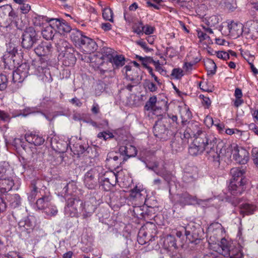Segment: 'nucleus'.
<instances>
[{
  "mask_svg": "<svg viewBox=\"0 0 258 258\" xmlns=\"http://www.w3.org/2000/svg\"><path fill=\"white\" fill-rule=\"evenodd\" d=\"M112 64L114 69H118L125 64V58L122 55H114L109 60Z\"/></svg>",
  "mask_w": 258,
  "mask_h": 258,
  "instance_id": "nucleus-27",
  "label": "nucleus"
},
{
  "mask_svg": "<svg viewBox=\"0 0 258 258\" xmlns=\"http://www.w3.org/2000/svg\"><path fill=\"white\" fill-rule=\"evenodd\" d=\"M182 73V70L180 69H174L172 71L171 75L176 79H179L183 75Z\"/></svg>",
  "mask_w": 258,
  "mask_h": 258,
  "instance_id": "nucleus-55",
  "label": "nucleus"
},
{
  "mask_svg": "<svg viewBox=\"0 0 258 258\" xmlns=\"http://www.w3.org/2000/svg\"><path fill=\"white\" fill-rule=\"evenodd\" d=\"M217 56L219 58H222L224 60L230 58L229 53L223 51H218L217 54Z\"/></svg>",
  "mask_w": 258,
  "mask_h": 258,
  "instance_id": "nucleus-59",
  "label": "nucleus"
},
{
  "mask_svg": "<svg viewBox=\"0 0 258 258\" xmlns=\"http://www.w3.org/2000/svg\"><path fill=\"white\" fill-rule=\"evenodd\" d=\"M101 53L102 56L101 58L105 59L106 58L108 61L113 57L115 54V51L114 50L109 47H103L101 49Z\"/></svg>",
  "mask_w": 258,
  "mask_h": 258,
  "instance_id": "nucleus-42",
  "label": "nucleus"
},
{
  "mask_svg": "<svg viewBox=\"0 0 258 258\" xmlns=\"http://www.w3.org/2000/svg\"><path fill=\"white\" fill-rule=\"evenodd\" d=\"M98 182L100 187L105 191H109L116 185L117 182V175L112 171H103L99 174Z\"/></svg>",
  "mask_w": 258,
  "mask_h": 258,
  "instance_id": "nucleus-4",
  "label": "nucleus"
},
{
  "mask_svg": "<svg viewBox=\"0 0 258 258\" xmlns=\"http://www.w3.org/2000/svg\"><path fill=\"white\" fill-rule=\"evenodd\" d=\"M20 9L23 14H27L30 10V6L28 4L23 3L21 5Z\"/></svg>",
  "mask_w": 258,
  "mask_h": 258,
  "instance_id": "nucleus-63",
  "label": "nucleus"
},
{
  "mask_svg": "<svg viewBox=\"0 0 258 258\" xmlns=\"http://www.w3.org/2000/svg\"><path fill=\"white\" fill-rule=\"evenodd\" d=\"M8 79L6 75H0V91L5 90L7 87Z\"/></svg>",
  "mask_w": 258,
  "mask_h": 258,
  "instance_id": "nucleus-51",
  "label": "nucleus"
},
{
  "mask_svg": "<svg viewBox=\"0 0 258 258\" xmlns=\"http://www.w3.org/2000/svg\"><path fill=\"white\" fill-rule=\"evenodd\" d=\"M180 113L182 125H186L188 122H190L189 120L192 117V114L189 108L184 107L180 110Z\"/></svg>",
  "mask_w": 258,
  "mask_h": 258,
  "instance_id": "nucleus-32",
  "label": "nucleus"
},
{
  "mask_svg": "<svg viewBox=\"0 0 258 258\" xmlns=\"http://www.w3.org/2000/svg\"><path fill=\"white\" fill-rule=\"evenodd\" d=\"M171 147L173 151L180 152L183 149V144L181 138H175L171 143Z\"/></svg>",
  "mask_w": 258,
  "mask_h": 258,
  "instance_id": "nucleus-36",
  "label": "nucleus"
},
{
  "mask_svg": "<svg viewBox=\"0 0 258 258\" xmlns=\"http://www.w3.org/2000/svg\"><path fill=\"white\" fill-rule=\"evenodd\" d=\"M164 244L167 248H171L173 247L175 249L177 248L176 239L175 237L172 235L167 236L164 240Z\"/></svg>",
  "mask_w": 258,
  "mask_h": 258,
  "instance_id": "nucleus-40",
  "label": "nucleus"
},
{
  "mask_svg": "<svg viewBox=\"0 0 258 258\" xmlns=\"http://www.w3.org/2000/svg\"><path fill=\"white\" fill-rule=\"evenodd\" d=\"M143 27L144 28L143 33H145L146 35H150L153 33L154 31V27L148 25H146L145 26L143 25Z\"/></svg>",
  "mask_w": 258,
  "mask_h": 258,
  "instance_id": "nucleus-61",
  "label": "nucleus"
},
{
  "mask_svg": "<svg viewBox=\"0 0 258 258\" xmlns=\"http://www.w3.org/2000/svg\"><path fill=\"white\" fill-rule=\"evenodd\" d=\"M136 57L141 61L142 65L147 70H148V68H151L148 64L153 61L152 57L149 56L142 57L138 55H136Z\"/></svg>",
  "mask_w": 258,
  "mask_h": 258,
  "instance_id": "nucleus-48",
  "label": "nucleus"
},
{
  "mask_svg": "<svg viewBox=\"0 0 258 258\" xmlns=\"http://www.w3.org/2000/svg\"><path fill=\"white\" fill-rule=\"evenodd\" d=\"M69 48H73L68 42L64 39H60L57 43V48L60 54L65 52Z\"/></svg>",
  "mask_w": 258,
  "mask_h": 258,
  "instance_id": "nucleus-39",
  "label": "nucleus"
},
{
  "mask_svg": "<svg viewBox=\"0 0 258 258\" xmlns=\"http://www.w3.org/2000/svg\"><path fill=\"white\" fill-rule=\"evenodd\" d=\"M136 43L143 48L146 52H150L153 50V49L147 47L146 42L142 40L137 41Z\"/></svg>",
  "mask_w": 258,
  "mask_h": 258,
  "instance_id": "nucleus-60",
  "label": "nucleus"
},
{
  "mask_svg": "<svg viewBox=\"0 0 258 258\" xmlns=\"http://www.w3.org/2000/svg\"><path fill=\"white\" fill-rule=\"evenodd\" d=\"M243 253L242 251L241 247L238 245V246H234L231 249V251L229 253V255H228L227 258H243Z\"/></svg>",
  "mask_w": 258,
  "mask_h": 258,
  "instance_id": "nucleus-37",
  "label": "nucleus"
},
{
  "mask_svg": "<svg viewBox=\"0 0 258 258\" xmlns=\"http://www.w3.org/2000/svg\"><path fill=\"white\" fill-rule=\"evenodd\" d=\"M244 173L243 170L238 168H233L230 170V174L232 176L231 180H242L246 181V179L243 177Z\"/></svg>",
  "mask_w": 258,
  "mask_h": 258,
  "instance_id": "nucleus-33",
  "label": "nucleus"
},
{
  "mask_svg": "<svg viewBox=\"0 0 258 258\" xmlns=\"http://www.w3.org/2000/svg\"><path fill=\"white\" fill-rule=\"evenodd\" d=\"M103 170L102 167L98 166L91 168L86 173L84 181L88 188L93 189L95 188L98 181L99 174Z\"/></svg>",
  "mask_w": 258,
  "mask_h": 258,
  "instance_id": "nucleus-7",
  "label": "nucleus"
},
{
  "mask_svg": "<svg viewBox=\"0 0 258 258\" xmlns=\"http://www.w3.org/2000/svg\"><path fill=\"white\" fill-rule=\"evenodd\" d=\"M246 181L231 180L228 186V190L230 193L234 197L240 196L245 189Z\"/></svg>",
  "mask_w": 258,
  "mask_h": 258,
  "instance_id": "nucleus-10",
  "label": "nucleus"
},
{
  "mask_svg": "<svg viewBox=\"0 0 258 258\" xmlns=\"http://www.w3.org/2000/svg\"><path fill=\"white\" fill-rule=\"evenodd\" d=\"M167 120L163 119L157 121L153 127L154 136L160 140H166L171 135V131L166 126Z\"/></svg>",
  "mask_w": 258,
  "mask_h": 258,
  "instance_id": "nucleus-8",
  "label": "nucleus"
},
{
  "mask_svg": "<svg viewBox=\"0 0 258 258\" xmlns=\"http://www.w3.org/2000/svg\"><path fill=\"white\" fill-rule=\"evenodd\" d=\"M82 205L83 201L75 196L68 198L64 208L65 214L72 217H78Z\"/></svg>",
  "mask_w": 258,
  "mask_h": 258,
  "instance_id": "nucleus-5",
  "label": "nucleus"
},
{
  "mask_svg": "<svg viewBox=\"0 0 258 258\" xmlns=\"http://www.w3.org/2000/svg\"><path fill=\"white\" fill-rule=\"evenodd\" d=\"M83 51L86 53H91L94 52L97 48L96 43L92 39L85 36L78 45Z\"/></svg>",
  "mask_w": 258,
  "mask_h": 258,
  "instance_id": "nucleus-11",
  "label": "nucleus"
},
{
  "mask_svg": "<svg viewBox=\"0 0 258 258\" xmlns=\"http://www.w3.org/2000/svg\"><path fill=\"white\" fill-rule=\"evenodd\" d=\"M70 148L74 154L78 156L84 153L86 150V148L79 144H74L72 147L70 146Z\"/></svg>",
  "mask_w": 258,
  "mask_h": 258,
  "instance_id": "nucleus-46",
  "label": "nucleus"
},
{
  "mask_svg": "<svg viewBox=\"0 0 258 258\" xmlns=\"http://www.w3.org/2000/svg\"><path fill=\"white\" fill-rule=\"evenodd\" d=\"M220 21V18L218 16L213 15L207 20V24L210 27H214Z\"/></svg>",
  "mask_w": 258,
  "mask_h": 258,
  "instance_id": "nucleus-50",
  "label": "nucleus"
},
{
  "mask_svg": "<svg viewBox=\"0 0 258 258\" xmlns=\"http://www.w3.org/2000/svg\"><path fill=\"white\" fill-rule=\"evenodd\" d=\"M51 48L52 46L50 42L43 41L35 48L34 51L38 56H45L50 54Z\"/></svg>",
  "mask_w": 258,
  "mask_h": 258,
  "instance_id": "nucleus-14",
  "label": "nucleus"
},
{
  "mask_svg": "<svg viewBox=\"0 0 258 258\" xmlns=\"http://www.w3.org/2000/svg\"><path fill=\"white\" fill-rule=\"evenodd\" d=\"M50 144L52 148L58 152H64L68 147L67 143L63 141H57L56 137L51 139Z\"/></svg>",
  "mask_w": 258,
  "mask_h": 258,
  "instance_id": "nucleus-22",
  "label": "nucleus"
},
{
  "mask_svg": "<svg viewBox=\"0 0 258 258\" xmlns=\"http://www.w3.org/2000/svg\"><path fill=\"white\" fill-rule=\"evenodd\" d=\"M52 25L51 23L50 25L45 27L42 30L41 33L42 36L46 40L52 39L54 36V30L53 28L51 26Z\"/></svg>",
  "mask_w": 258,
  "mask_h": 258,
  "instance_id": "nucleus-38",
  "label": "nucleus"
},
{
  "mask_svg": "<svg viewBox=\"0 0 258 258\" xmlns=\"http://www.w3.org/2000/svg\"><path fill=\"white\" fill-rule=\"evenodd\" d=\"M177 196V203L182 207L191 205L197 201L196 197L192 196L186 192L179 194Z\"/></svg>",
  "mask_w": 258,
  "mask_h": 258,
  "instance_id": "nucleus-16",
  "label": "nucleus"
},
{
  "mask_svg": "<svg viewBox=\"0 0 258 258\" xmlns=\"http://www.w3.org/2000/svg\"><path fill=\"white\" fill-rule=\"evenodd\" d=\"M50 21L52 22L54 27H55L58 32L60 34L70 32L72 30L71 26L63 20L52 19Z\"/></svg>",
  "mask_w": 258,
  "mask_h": 258,
  "instance_id": "nucleus-13",
  "label": "nucleus"
},
{
  "mask_svg": "<svg viewBox=\"0 0 258 258\" xmlns=\"http://www.w3.org/2000/svg\"><path fill=\"white\" fill-rule=\"evenodd\" d=\"M146 167L149 170H151L157 174V172H159L161 168H159V163L155 159H152L151 160H147L145 162Z\"/></svg>",
  "mask_w": 258,
  "mask_h": 258,
  "instance_id": "nucleus-35",
  "label": "nucleus"
},
{
  "mask_svg": "<svg viewBox=\"0 0 258 258\" xmlns=\"http://www.w3.org/2000/svg\"><path fill=\"white\" fill-rule=\"evenodd\" d=\"M133 31L138 35H140L141 34H143L144 28L143 27L142 22H140L138 24L135 25L133 27Z\"/></svg>",
  "mask_w": 258,
  "mask_h": 258,
  "instance_id": "nucleus-53",
  "label": "nucleus"
},
{
  "mask_svg": "<svg viewBox=\"0 0 258 258\" xmlns=\"http://www.w3.org/2000/svg\"><path fill=\"white\" fill-rule=\"evenodd\" d=\"M198 177V170L197 167L188 166L184 171L182 180L184 182L190 183L197 180Z\"/></svg>",
  "mask_w": 258,
  "mask_h": 258,
  "instance_id": "nucleus-12",
  "label": "nucleus"
},
{
  "mask_svg": "<svg viewBox=\"0 0 258 258\" xmlns=\"http://www.w3.org/2000/svg\"><path fill=\"white\" fill-rule=\"evenodd\" d=\"M7 207V204L4 198L0 197V214L6 210Z\"/></svg>",
  "mask_w": 258,
  "mask_h": 258,
  "instance_id": "nucleus-62",
  "label": "nucleus"
},
{
  "mask_svg": "<svg viewBox=\"0 0 258 258\" xmlns=\"http://www.w3.org/2000/svg\"><path fill=\"white\" fill-rule=\"evenodd\" d=\"M102 16L103 18L106 20L112 22V12L111 9H105L102 13Z\"/></svg>",
  "mask_w": 258,
  "mask_h": 258,
  "instance_id": "nucleus-52",
  "label": "nucleus"
},
{
  "mask_svg": "<svg viewBox=\"0 0 258 258\" xmlns=\"http://www.w3.org/2000/svg\"><path fill=\"white\" fill-rule=\"evenodd\" d=\"M223 156L224 157L220 160L226 161V159H229L231 154H233V158L234 160L239 164H245L249 159V153L244 148L238 147L237 145L233 146L232 152L227 151L225 149H223Z\"/></svg>",
  "mask_w": 258,
  "mask_h": 258,
  "instance_id": "nucleus-3",
  "label": "nucleus"
},
{
  "mask_svg": "<svg viewBox=\"0 0 258 258\" xmlns=\"http://www.w3.org/2000/svg\"><path fill=\"white\" fill-rule=\"evenodd\" d=\"M38 36L34 28H26L22 35V46L27 49H30L38 41Z\"/></svg>",
  "mask_w": 258,
  "mask_h": 258,
  "instance_id": "nucleus-6",
  "label": "nucleus"
},
{
  "mask_svg": "<svg viewBox=\"0 0 258 258\" xmlns=\"http://www.w3.org/2000/svg\"><path fill=\"white\" fill-rule=\"evenodd\" d=\"M119 151L121 155L126 156L127 158L135 157L137 154V150L136 147L132 145L121 147L119 148Z\"/></svg>",
  "mask_w": 258,
  "mask_h": 258,
  "instance_id": "nucleus-24",
  "label": "nucleus"
},
{
  "mask_svg": "<svg viewBox=\"0 0 258 258\" xmlns=\"http://www.w3.org/2000/svg\"><path fill=\"white\" fill-rule=\"evenodd\" d=\"M184 234L189 243L197 245L201 242L202 238L199 235V230L194 225H188L184 227Z\"/></svg>",
  "mask_w": 258,
  "mask_h": 258,
  "instance_id": "nucleus-9",
  "label": "nucleus"
},
{
  "mask_svg": "<svg viewBox=\"0 0 258 258\" xmlns=\"http://www.w3.org/2000/svg\"><path fill=\"white\" fill-rule=\"evenodd\" d=\"M226 133L229 135L237 134L238 137L241 135L240 132L237 129L228 128L226 130Z\"/></svg>",
  "mask_w": 258,
  "mask_h": 258,
  "instance_id": "nucleus-64",
  "label": "nucleus"
},
{
  "mask_svg": "<svg viewBox=\"0 0 258 258\" xmlns=\"http://www.w3.org/2000/svg\"><path fill=\"white\" fill-rule=\"evenodd\" d=\"M99 138H103L104 140H107L108 139L113 138L112 133L110 132H103L99 133L97 135Z\"/></svg>",
  "mask_w": 258,
  "mask_h": 258,
  "instance_id": "nucleus-54",
  "label": "nucleus"
},
{
  "mask_svg": "<svg viewBox=\"0 0 258 258\" xmlns=\"http://www.w3.org/2000/svg\"><path fill=\"white\" fill-rule=\"evenodd\" d=\"M42 180L38 178L33 179L31 182V190L28 199L30 202H33L38 192V189L42 186Z\"/></svg>",
  "mask_w": 258,
  "mask_h": 258,
  "instance_id": "nucleus-17",
  "label": "nucleus"
},
{
  "mask_svg": "<svg viewBox=\"0 0 258 258\" xmlns=\"http://www.w3.org/2000/svg\"><path fill=\"white\" fill-rule=\"evenodd\" d=\"M74 53V48H69L66 52L62 53L63 57V64L64 66H71L75 63L76 58Z\"/></svg>",
  "mask_w": 258,
  "mask_h": 258,
  "instance_id": "nucleus-15",
  "label": "nucleus"
},
{
  "mask_svg": "<svg viewBox=\"0 0 258 258\" xmlns=\"http://www.w3.org/2000/svg\"><path fill=\"white\" fill-rule=\"evenodd\" d=\"M183 137L186 139L194 138L195 139H205L207 141L216 140V137L211 133H207L202 130L198 122L191 121L188 122L187 126L184 132Z\"/></svg>",
  "mask_w": 258,
  "mask_h": 258,
  "instance_id": "nucleus-2",
  "label": "nucleus"
},
{
  "mask_svg": "<svg viewBox=\"0 0 258 258\" xmlns=\"http://www.w3.org/2000/svg\"><path fill=\"white\" fill-rule=\"evenodd\" d=\"M158 176L162 177L167 182H169L172 178L173 175L169 172L167 171L164 167L162 168L160 171L157 172Z\"/></svg>",
  "mask_w": 258,
  "mask_h": 258,
  "instance_id": "nucleus-43",
  "label": "nucleus"
},
{
  "mask_svg": "<svg viewBox=\"0 0 258 258\" xmlns=\"http://www.w3.org/2000/svg\"><path fill=\"white\" fill-rule=\"evenodd\" d=\"M95 207L91 204L88 202H85L84 204L83 203L82 208L80 211H82L83 213L82 216L83 218L86 219L91 216L92 214L95 211Z\"/></svg>",
  "mask_w": 258,
  "mask_h": 258,
  "instance_id": "nucleus-26",
  "label": "nucleus"
},
{
  "mask_svg": "<svg viewBox=\"0 0 258 258\" xmlns=\"http://www.w3.org/2000/svg\"><path fill=\"white\" fill-rule=\"evenodd\" d=\"M44 212L47 216H54L57 214L58 211L55 206L52 205L49 203L48 205L46 207V208H45V211Z\"/></svg>",
  "mask_w": 258,
  "mask_h": 258,
  "instance_id": "nucleus-49",
  "label": "nucleus"
},
{
  "mask_svg": "<svg viewBox=\"0 0 258 258\" xmlns=\"http://www.w3.org/2000/svg\"><path fill=\"white\" fill-rule=\"evenodd\" d=\"M229 33L233 37H238L242 34L243 25L241 23L231 22L228 25Z\"/></svg>",
  "mask_w": 258,
  "mask_h": 258,
  "instance_id": "nucleus-19",
  "label": "nucleus"
},
{
  "mask_svg": "<svg viewBox=\"0 0 258 258\" xmlns=\"http://www.w3.org/2000/svg\"><path fill=\"white\" fill-rule=\"evenodd\" d=\"M70 33L71 39L76 45L80 44L81 40L85 37L82 32L78 29H72Z\"/></svg>",
  "mask_w": 258,
  "mask_h": 258,
  "instance_id": "nucleus-34",
  "label": "nucleus"
},
{
  "mask_svg": "<svg viewBox=\"0 0 258 258\" xmlns=\"http://www.w3.org/2000/svg\"><path fill=\"white\" fill-rule=\"evenodd\" d=\"M156 102L157 97L155 96L151 97L144 106L145 109L147 111L151 110L155 113L157 110L161 109V107L156 106Z\"/></svg>",
  "mask_w": 258,
  "mask_h": 258,
  "instance_id": "nucleus-31",
  "label": "nucleus"
},
{
  "mask_svg": "<svg viewBox=\"0 0 258 258\" xmlns=\"http://www.w3.org/2000/svg\"><path fill=\"white\" fill-rule=\"evenodd\" d=\"M6 199L10 204V206L15 208L21 205V198L19 195H8L6 196Z\"/></svg>",
  "mask_w": 258,
  "mask_h": 258,
  "instance_id": "nucleus-28",
  "label": "nucleus"
},
{
  "mask_svg": "<svg viewBox=\"0 0 258 258\" xmlns=\"http://www.w3.org/2000/svg\"><path fill=\"white\" fill-rule=\"evenodd\" d=\"M29 66L26 63H22L17 69V70L13 73V79H17V77L20 76V78L19 82H21V79H24L27 76L28 74Z\"/></svg>",
  "mask_w": 258,
  "mask_h": 258,
  "instance_id": "nucleus-21",
  "label": "nucleus"
},
{
  "mask_svg": "<svg viewBox=\"0 0 258 258\" xmlns=\"http://www.w3.org/2000/svg\"><path fill=\"white\" fill-rule=\"evenodd\" d=\"M251 155L254 164L258 166V148H253L251 151Z\"/></svg>",
  "mask_w": 258,
  "mask_h": 258,
  "instance_id": "nucleus-57",
  "label": "nucleus"
},
{
  "mask_svg": "<svg viewBox=\"0 0 258 258\" xmlns=\"http://www.w3.org/2000/svg\"><path fill=\"white\" fill-rule=\"evenodd\" d=\"M130 197L133 199L140 198L141 194L139 189L137 188H134L132 189L130 193Z\"/></svg>",
  "mask_w": 258,
  "mask_h": 258,
  "instance_id": "nucleus-56",
  "label": "nucleus"
},
{
  "mask_svg": "<svg viewBox=\"0 0 258 258\" xmlns=\"http://www.w3.org/2000/svg\"><path fill=\"white\" fill-rule=\"evenodd\" d=\"M49 202V198L48 197H43L37 200L36 203V205L38 209L43 210L45 211V208L48 205Z\"/></svg>",
  "mask_w": 258,
  "mask_h": 258,
  "instance_id": "nucleus-41",
  "label": "nucleus"
},
{
  "mask_svg": "<svg viewBox=\"0 0 258 258\" xmlns=\"http://www.w3.org/2000/svg\"><path fill=\"white\" fill-rule=\"evenodd\" d=\"M255 209V206L252 204L244 203L240 206V213L243 216L245 215L252 214Z\"/></svg>",
  "mask_w": 258,
  "mask_h": 258,
  "instance_id": "nucleus-30",
  "label": "nucleus"
},
{
  "mask_svg": "<svg viewBox=\"0 0 258 258\" xmlns=\"http://www.w3.org/2000/svg\"><path fill=\"white\" fill-rule=\"evenodd\" d=\"M205 67L207 71L208 75H214L216 73V65L211 59H209L205 63Z\"/></svg>",
  "mask_w": 258,
  "mask_h": 258,
  "instance_id": "nucleus-44",
  "label": "nucleus"
},
{
  "mask_svg": "<svg viewBox=\"0 0 258 258\" xmlns=\"http://www.w3.org/2000/svg\"><path fill=\"white\" fill-rule=\"evenodd\" d=\"M147 233L144 230H140L138 236V241L140 244L143 245L148 241L152 240V238L148 239L147 237Z\"/></svg>",
  "mask_w": 258,
  "mask_h": 258,
  "instance_id": "nucleus-47",
  "label": "nucleus"
},
{
  "mask_svg": "<svg viewBox=\"0 0 258 258\" xmlns=\"http://www.w3.org/2000/svg\"><path fill=\"white\" fill-rule=\"evenodd\" d=\"M118 158L119 157L116 153L110 152L107 154L106 161H108V162L111 161L112 160L116 161L118 160Z\"/></svg>",
  "mask_w": 258,
  "mask_h": 258,
  "instance_id": "nucleus-58",
  "label": "nucleus"
},
{
  "mask_svg": "<svg viewBox=\"0 0 258 258\" xmlns=\"http://www.w3.org/2000/svg\"><path fill=\"white\" fill-rule=\"evenodd\" d=\"M18 49L17 48V47H14L13 48L12 50H11L9 53H10V56L8 57V58H6L5 57H4V62L5 63L7 64H10V65H12L11 64V60L13 61V65L14 66L15 65V63H14V61H15V60L13 59V57L14 56H16V54H18Z\"/></svg>",
  "mask_w": 258,
  "mask_h": 258,
  "instance_id": "nucleus-45",
  "label": "nucleus"
},
{
  "mask_svg": "<svg viewBox=\"0 0 258 258\" xmlns=\"http://www.w3.org/2000/svg\"><path fill=\"white\" fill-rule=\"evenodd\" d=\"M14 184L12 179L8 177L0 178V191L2 193L10 190Z\"/></svg>",
  "mask_w": 258,
  "mask_h": 258,
  "instance_id": "nucleus-20",
  "label": "nucleus"
},
{
  "mask_svg": "<svg viewBox=\"0 0 258 258\" xmlns=\"http://www.w3.org/2000/svg\"><path fill=\"white\" fill-rule=\"evenodd\" d=\"M6 13H8L9 16L11 17H13L14 15L11 8H9V10L5 8L0 10V26H1L7 27L9 24L7 21L8 17L6 14Z\"/></svg>",
  "mask_w": 258,
  "mask_h": 258,
  "instance_id": "nucleus-23",
  "label": "nucleus"
},
{
  "mask_svg": "<svg viewBox=\"0 0 258 258\" xmlns=\"http://www.w3.org/2000/svg\"><path fill=\"white\" fill-rule=\"evenodd\" d=\"M25 137L28 143L35 146H40L43 144L45 141L42 137L32 133H26Z\"/></svg>",
  "mask_w": 258,
  "mask_h": 258,
  "instance_id": "nucleus-18",
  "label": "nucleus"
},
{
  "mask_svg": "<svg viewBox=\"0 0 258 258\" xmlns=\"http://www.w3.org/2000/svg\"><path fill=\"white\" fill-rule=\"evenodd\" d=\"M223 143L219 139L216 141L206 142L205 139H195L188 148V153L192 156L201 155L205 151L208 158L218 163L223 159Z\"/></svg>",
  "mask_w": 258,
  "mask_h": 258,
  "instance_id": "nucleus-1",
  "label": "nucleus"
},
{
  "mask_svg": "<svg viewBox=\"0 0 258 258\" xmlns=\"http://www.w3.org/2000/svg\"><path fill=\"white\" fill-rule=\"evenodd\" d=\"M163 119H166L167 124H170L171 132H175L178 130L179 124L177 122V116L172 114H167V117H165Z\"/></svg>",
  "mask_w": 258,
  "mask_h": 258,
  "instance_id": "nucleus-25",
  "label": "nucleus"
},
{
  "mask_svg": "<svg viewBox=\"0 0 258 258\" xmlns=\"http://www.w3.org/2000/svg\"><path fill=\"white\" fill-rule=\"evenodd\" d=\"M220 246L222 249L221 254L225 257L229 255L231 249L234 247L224 238L221 239Z\"/></svg>",
  "mask_w": 258,
  "mask_h": 258,
  "instance_id": "nucleus-29",
  "label": "nucleus"
}]
</instances>
